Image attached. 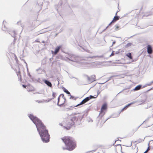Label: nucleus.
<instances>
[{"label":"nucleus","instance_id":"obj_12","mask_svg":"<svg viewBox=\"0 0 153 153\" xmlns=\"http://www.w3.org/2000/svg\"><path fill=\"white\" fill-rule=\"evenodd\" d=\"M141 87V85H139L135 87V88H134V91H137L140 89Z\"/></svg>","mask_w":153,"mask_h":153},{"label":"nucleus","instance_id":"obj_16","mask_svg":"<svg viewBox=\"0 0 153 153\" xmlns=\"http://www.w3.org/2000/svg\"><path fill=\"white\" fill-rule=\"evenodd\" d=\"M115 30H119L120 27L118 25H116L115 26Z\"/></svg>","mask_w":153,"mask_h":153},{"label":"nucleus","instance_id":"obj_23","mask_svg":"<svg viewBox=\"0 0 153 153\" xmlns=\"http://www.w3.org/2000/svg\"><path fill=\"white\" fill-rule=\"evenodd\" d=\"M97 153H104L102 150H100Z\"/></svg>","mask_w":153,"mask_h":153},{"label":"nucleus","instance_id":"obj_21","mask_svg":"<svg viewBox=\"0 0 153 153\" xmlns=\"http://www.w3.org/2000/svg\"><path fill=\"white\" fill-rule=\"evenodd\" d=\"M150 150L149 147H148L147 150L144 153H147Z\"/></svg>","mask_w":153,"mask_h":153},{"label":"nucleus","instance_id":"obj_9","mask_svg":"<svg viewBox=\"0 0 153 153\" xmlns=\"http://www.w3.org/2000/svg\"><path fill=\"white\" fill-rule=\"evenodd\" d=\"M147 51L149 54H152L153 52V50L152 46L150 45H148L147 46Z\"/></svg>","mask_w":153,"mask_h":153},{"label":"nucleus","instance_id":"obj_3","mask_svg":"<svg viewBox=\"0 0 153 153\" xmlns=\"http://www.w3.org/2000/svg\"><path fill=\"white\" fill-rule=\"evenodd\" d=\"M57 104L59 106L64 105L66 99L63 94H60L58 98Z\"/></svg>","mask_w":153,"mask_h":153},{"label":"nucleus","instance_id":"obj_19","mask_svg":"<svg viewBox=\"0 0 153 153\" xmlns=\"http://www.w3.org/2000/svg\"><path fill=\"white\" fill-rule=\"evenodd\" d=\"M56 95V93L54 92H53L52 94V96L53 97V98L52 99H54V98L55 97Z\"/></svg>","mask_w":153,"mask_h":153},{"label":"nucleus","instance_id":"obj_14","mask_svg":"<svg viewBox=\"0 0 153 153\" xmlns=\"http://www.w3.org/2000/svg\"><path fill=\"white\" fill-rule=\"evenodd\" d=\"M63 91H64V92H65L67 94H70V93L69 92L68 90L66 89L65 88H64L63 89Z\"/></svg>","mask_w":153,"mask_h":153},{"label":"nucleus","instance_id":"obj_5","mask_svg":"<svg viewBox=\"0 0 153 153\" xmlns=\"http://www.w3.org/2000/svg\"><path fill=\"white\" fill-rule=\"evenodd\" d=\"M98 96V95H95V97L90 95L89 97H87L84 99L78 105H81L85 104L86 102L88 101L91 99L96 98Z\"/></svg>","mask_w":153,"mask_h":153},{"label":"nucleus","instance_id":"obj_13","mask_svg":"<svg viewBox=\"0 0 153 153\" xmlns=\"http://www.w3.org/2000/svg\"><path fill=\"white\" fill-rule=\"evenodd\" d=\"M126 56L128 57L130 59H132V57L130 53H128L126 54Z\"/></svg>","mask_w":153,"mask_h":153},{"label":"nucleus","instance_id":"obj_4","mask_svg":"<svg viewBox=\"0 0 153 153\" xmlns=\"http://www.w3.org/2000/svg\"><path fill=\"white\" fill-rule=\"evenodd\" d=\"M86 77V83L87 84H90L96 80V76L94 74L89 76L88 75L85 76Z\"/></svg>","mask_w":153,"mask_h":153},{"label":"nucleus","instance_id":"obj_11","mask_svg":"<svg viewBox=\"0 0 153 153\" xmlns=\"http://www.w3.org/2000/svg\"><path fill=\"white\" fill-rule=\"evenodd\" d=\"M44 82L48 86H49L51 87H52V85L51 83L50 82H49L47 80H45L44 81Z\"/></svg>","mask_w":153,"mask_h":153},{"label":"nucleus","instance_id":"obj_20","mask_svg":"<svg viewBox=\"0 0 153 153\" xmlns=\"http://www.w3.org/2000/svg\"><path fill=\"white\" fill-rule=\"evenodd\" d=\"M117 146H118V147H119L120 148V149H121V152H122V148H121V145H117Z\"/></svg>","mask_w":153,"mask_h":153},{"label":"nucleus","instance_id":"obj_7","mask_svg":"<svg viewBox=\"0 0 153 153\" xmlns=\"http://www.w3.org/2000/svg\"><path fill=\"white\" fill-rule=\"evenodd\" d=\"M62 45H59L55 49L54 51H52V54H54V55H56L59 52V50L62 48Z\"/></svg>","mask_w":153,"mask_h":153},{"label":"nucleus","instance_id":"obj_24","mask_svg":"<svg viewBox=\"0 0 153 153\" xmlns=\"http://www.w3.org/2000/svg\"><path fill=\"white\" fill-rule=\"evenodd\" d=\"M114 55V53L113 52H112L111 54L110 55V56H112Z\"/></svg>","mask_w":153,"mask_h":153},{"label":"nucleus","instance_id":"obj_17","mask_svg":"<svg viewBox=\"0 0 153 153\" xmlns=\"http://www.w3.org/2000/svg\"><path fill=\"white\" fill-rule=\"evenodd\" d=\"M142 140L141 139H140L139 140L136 141L134 142V143H140L142 141Z\"/></svg>","mask_w":153,"mask_h":153},{"label":"nucleus","instance_id":"obj_10","mask_svg":"<svg viewBox=\"0 0 153 153\" xmlns=\"http://www.w3.org/2000/svg\"><path fill=\"white\" fill-rule=\"evenodd\" d=\"M120 18V17L119 16H115L113 20L111 21V22L109 24V25H110L111 23H113L114 22H116Z\"/></svg>","mask_w":153,"mask_h":153},{"label":"nucleus","instance_id":"obj_1","mask_svg":"<svg viewBox=\"0 0 153 153\" xmlns=\"http://www.w3.org/2000/svg\"><path fill=\"white\" fill-rule=\"evenodd\" d=\"M29 117L35 124L37 131L39 132L42 140L44 142H48L49 141V135L46 127L42 122L37 117L30 114Z\"/></svg>","mask_w":153,"mask_h":153},{"label":"nucleus","instance_id":"obj_2","mask_svg":"<svg viewBox=\"0 0 153 153\" xmlns=\"http://www.w3.org/2000/svg\"><path fill=\"white\" fill-rule=\"evenodd\" d=\"M61 139L65 144V147H63V150L69 151L73 150L76 147V143L73 138L69 136H65L61 138Z\"/></svg>","mask_w":153,"mask_h":153},{"label":"nucleus","instance_id":"obj_6","mask_svg":"<svg viewBox=\"0 0 153 153\" xmlns=\"http://www.w3.org/2000/svg\"><path fill=\"white\" fill-rule=\"evenodd\" d=\"M77 120V119L76 118V117H72L71 120H69L66 123L67 126H68L69 127H70L73 124V122H72V120Z\"/></svg>","mask_w":153,"mask_h":153},{"label":"nucleus","instance_id":"obj_15","mask_svg":"<svg viewBox=\"0 0 153 153\" xmlns=\"http://www.w3.org/2000/svg\"><path fill=\"white\" fill-rule=\"evenodd\" d=\"M132 45V44L131 43H128L126 45L125 47L126 48H127L128 47H130Z\"/></svg>","mask_w":153,"mask_h":153},{"label":"nucleus","instance_id":"obj_25","mask_svg":"<svg viewBox=\"0 0 153 153\" xmlns=\"http://www.w3.org/2000/svg\"><path fill=\"white\" fill-rule=\"evenodd\" d=\"M22 86H23V87L24 88H26V86H25V85H23Z\"/></svg>","mask_w":153,"mask_h":153},{"label":"nucleus","instance_id":"obj_18","mask_svg":"<svg viewBox=\"0 0 153 153\" xmlns=\"http://www.w3.org/2000/svg\"><path fill=\"white\" fill-rule=\"evenodd\" d=\"M128 106H129V105H126L125 107L123 108L122 109V110L121 111H123L124 110H126L128 108Z\"/></svg>","mask_w":153,"mask_h":153},{"label":"nucleus","instance_id":"obj_26","mask_svg":"<svg viewBox=\"0 0 153 153\" xmlns=\"http://www.w3.org/2000/svg\"><path fill=\"white\" fill-rule=\"evenodd\" d=\"M117 12H116V15H117Z\"/></svg>","mask_w":153,"mask_h":153},{"label":"nucleus","instance_id":"obj_8","mask_svg":"<svg viewBox=\"0 0 153 153\" xmlns=\"http://www.w3.org/2000/svg\"><path fill=\"white\" fill-rule=\"evenodd\" d=\"M107 108V105L106 103L104 104L102 106L101 108L100 113H103L104 110H106Z\"/></svg>","mask_w":153,"mask_h":153},{"label":"nucleus","instance_id":"obj_22","mask_svg":"<svg viewBox=\"0 0 153 153\" xmlns=\"http://www.w3.org/2000/svg\"><path fill=\"white\" fill-rule=\"evenodd\" d=\"M17 75L18 76L19 75L20 76V79H21V75H20V71H19V73H18V74H17Z\"/></svg>","mask_w":153,"mask_h":153}]
</instances>
